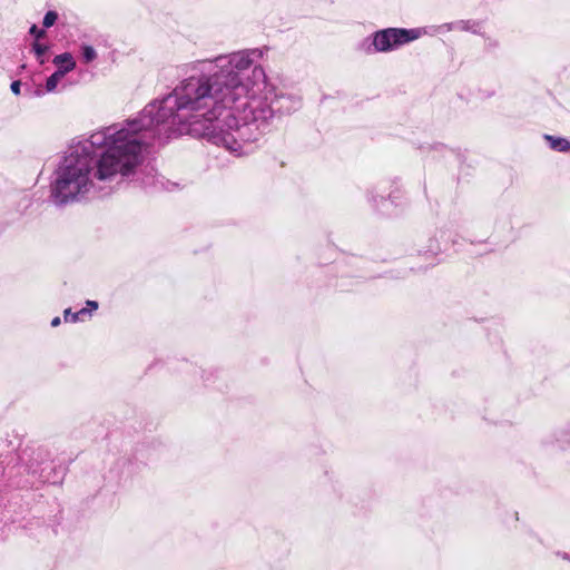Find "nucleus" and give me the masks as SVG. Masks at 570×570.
<instances>
[{
	"label": "nucleus",
	"instance_id": "nucleus-1",
	"mask_svg": "<svg viewBox=\"0 0 570 570\" xmlns=\"http://www.w3.org/2000/svg\"><path fill=\"white\" fill-rule=\"evenodd\" d=\"M250 52L197 61L191 75L137 118L115 124L72 146L56 170L51 197L58 205L79 200L98 184L135 175L158 137L188 134L207 138L236 156L248 154L274 118L275 92Z\"/></svg>",
	"mask_w": 570,
	"mask_h": 570
},
{
	"label": "nucleus",
	"instance_id": "nucleus-2",
	"mask_svg": "<svg viewBox=\"0 0 570 570\" xmlns=\"http://www.w3.org/2000/svg\"><path fill=\"white\" fill-rule=\"evenodd\" d=\"M422 33L421 29L386 28L366 38L362 43V49L368 55L393 51L419 39Z\"/></svg>",
	"mask_w": 570,
	"mask_h": 570
},
{
	"label": "nucleus",
	"instance_id": "nucleus-3",
	"mask_svg": "<svg viewBox=\"0 0 570 570\" xmlns=\"http://www.w3.org/2000/svg\"><path fill=\"white\" fill-rule=\"evenodd\" d=\"M86 305L87 307H83L72 314L71 323L85 321L86 317H90L91 313L98 308V303L95 301H87Z\"/></svg>",
	"mask_w": 570,
	"mask_h": 570
},
{
	"label": "nucleus",
	"instance_id": "nucleus-4",
	"mask_svg": "<svg viewBox=\"0 0 570 570\" xmlns=\"http://www.w3.org/2000/svg\"><path fill=\"white\" fill-rule=\"evenodd\" d=\"M53 63L59 66L58 70H66V73L71 71L76 63L70 53H61L55 57Z\"/></svg>",
	"mask_w": 570,
	"mask_h": 570
},
{
	"label": "nucleus",
	"instance_id": "nucleus-5",
	"mask_svg": "<svg viewBox=\"0 0 570 570\" xmlns=\"http://www.w3.org/2000/svg\"><path fill=\"white\" fill-rule=\"evenodd\" d=\"M544 139L549 142L551 149L553 150L567 151L570 149V142L564 138L546 135Z\"/></svg>",
	"mask_w": 570,
	"mask_h": 570
},
{
	"label": "nucleus",
	"instance_id": "nucleus-6",
	"mask_svg": "<svg viewBox=\"0 0 570 570\" xmlns=\"http://www.w3.org/2000/svg\"><path fill=\"white\" fill-rule=\"evenodd\" d=\"M66 76V70H57L53 72L46 82V90L48 92H52L56 90L58 83L63 79Z\"/></svg>",
	"mask_w": 570,
	"mask_h": 570
},
{
	"label": "nucleus",
	"instance_id": "nucleus-7",
	"mask_svg": "<svg viewBox=\"0 0 570 570\" xmlns=\"http://www.w3.org/2000/svg\"><path fill=\"white\" fill-rule=\"evenodd\" d=\"M97 57L96 50L90 46L82 47V59L85 62H90Z\"/></svg>",
	"mask_w": 570,
	"mask_h": 570
},
{
	"label": "nucleus",
	"instance_id": "nucleus-8",
	"mask_svg": "<svg viewBox=\"0 0 570 570\" xmlns=\"http://www.w3.org/2000/svg\"><path fill=\"white\" fill-rule=\"evenodd\" d=\"M58 16L56 12L53 11H48L43 18V26L46 28H49L51 26L55 24L56 20H57Z\"/></svg>",
	"mask_w": 570,
	"mask_h": 570
},
{
	"label": "nucleus",
	"instance_id": "nucleus-9",
	"mask_svg": "<svg viewBox=\"0 0 570 570\" xmlns=\"http://www.w3.org/2000/svg\"><path fill=\"white\" fill-rule=\"evenodd\" d=\"M33 50H35L37 57L40 59V63H43V60L41 59V57L45 55L47 47L43 45H40V43H35Z\"/></svg>",
	"mask_w": 570,
	"mask_h": 570
},
{
	"label": "nucleus",
	"instance_id": "nucleus-10",
	"mask_svg": "<svg viewBox=\"0 0 570 570\" xmlns=\"http://www.w3.org/2000/svg\"><path fill=\"white\" fill-rule=\"evenodd\" d=\"M30 33L33 35L36 38H41L45 35L43 30H39L37 26H32L30 28Z\"/></svg>",
	"mask_w": 570,
	"mask_h": 570
},
{
	"label": "nucleus",
	"instance_id": "nucleus-11",
	"mask_svg": "<svg viewBox=\"0 0 570 570\" xmlns=\"http://www.w3.org/2000/svg\"><path fill=\"white\" fill-rule=\"evenodd\" d=\"M20 86H21V83H20V81H18V80H17V81H13V82L11 83L10 88H11V90H12V92H13L14 95H19V94H20Z\"/></svg>",
	"mask_w": 570,
	"mask_h": 570
},
{
	"label": "nucleus",
	"instance_id": "nucleus-12",
	"mask_svg": "<svg viewBox=\"0 0 570 570\" xmlns=\"http://www.w3.org/2000/svg\"><path fill=\"white\" fill-rule=\"evenodd\" d=\"M72 314H75L73 312H71L70 308H67L65 309L63 312V318L66 322H70L71 323V317H72Z\"/></svg>",
	"mask_w": 570,
	"mask_h": 570
},
{
	"label": "nucleus",
	"instance_id": "nucleus-13",
	"mask_svg": "<svg viewBox=\"0 0 570 570\" xmlns=\"http://www.w3.org/2000/svg\"><path fill=\"white\" fill-rule=\"evenodd\" d=\"M60 324V317H55L52 321H51V326L56 327Z\"/></svg>",
	"mask_w": 570,
	"mask_h": 570
}]
</instances>
